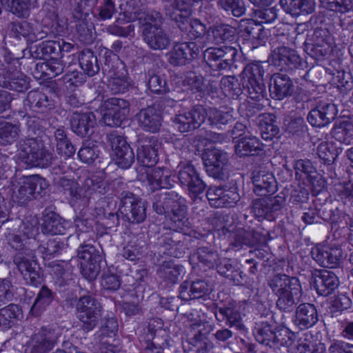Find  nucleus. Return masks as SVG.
Instances as JSON below:
<instances>
[{"mask_svg":"<svg viewBox=\"0 0 353 353\" xmlns=\"http://www.w3.org/2000/svg\"><path fill=\"white\" fill-rule=\"evenodd\" d=\"M268 285L277 296L276 307L281 312L291 313L294 324L300 330H307L319 321L317 309L314 304L301 302L303 291L299 279L287 274H276L268 281Z\"/></svg>","mask_w":353,"mask_h":353,"instance_id":"1","label":"nucleus"},{"mask_svg":"<svg viewBox=\"0 0 353 353\" xmlns=\"http://www.w3.org/2000/svg\"><path fill=\"white\" fill-rule=\"evenodd\" d=\"M85 236H87L86 232H81L70 235L66 242L59 238L50 239L45 247L46 254L47 256L61 254L69 247V242L76 239L82 241ZM77 256L81 260V272L83 276L88 281L95 280L101 272L103 259L100 250L90 243H85L83 241L80 242L77 249Z\"/></svg>","mask_w":353,"mask_h":353,"instance_id":"2","label":"nucleus"},{"mask_svg":"<svg viewBox=\"0 0 353 353\" xmlns=\"http://www.w3.org/2000/svg\"><path fill=\"white\" fill-rule=\"evenodd\" d=\"M18 151L21 162L29 167L48 168L54 159L53 152L36 138L21 139Z\"/></svg>","mask_w":353,"mask_h":353,"instance_id":"3","label":"nucleus"},{"mask_svg":"<svg viewBox=\"0 0 353 353\" xmlns=\"http://www.w3.org/2000/svg\"><path fill=\"white\" fill-rule=\"evenodd\" d=\"M48 187V181L38 174L22 176L12 183V200L20 205L43 196Z\"/></svg>","mask_w":353,"mask_h":353,"instance_id":"4","label":"nucleus"},{"mask_svg":"<svg viewBox=\"0 0 353 353\" xmlns=\"http://www.w3.org/2000/svg\"><path fill=\"white\" fill-rule=\"evenodd\" d=\"M265 74L263 66L260 63H249L243 70V87L250 99L259 101L265 97Z\"/></svg>","mask_w":353,"mask_h":353,"instance_id":"5","label":"nucleus"},{"mask_svg":"<svg viewBox=\"0 0 353 353\" xmlns=\"http://www.w3.org/2000/svg\"><path fill=\"white\" fill-rule=\"evenodd\" d=\"M119 212L131 223H141L146 219L147 203L133 193L123 191L120 194Z\"/></svg>","mask_w":353,"mask_h":353,"instance_id":"6","label":"nucleus"},{"mask_svg":"<svg viewBox=\"0 0 353 353\" xmlns=\"http://www.w3.org/2000/svg\"><path fill=\"white\" fill-rule=\"evenodd\" d=\"M159 19V14L155 12L154 17L141 26L143 41L154 50H162L170 45L169 34L158 25Z\"/></svg>","mask_w":353,"mask_h":353,"instance_id":"7","label":"nucleus"},{"mask_svg":"<svg viewBox=\"0 0 353 353\" xmlns=\"http://www.w3.org/2000/svg\"><path fill=\"white\" fill-rule=\"evenodd\" d=\"M210 204L214 208H232L241 196L236 183L230 185L210 186L206 192Z\"/></svg>","mask_w":353,"mask_h":353,"instance_id":"8","label":"nucleus"},{"mask_svg":"<svg viewBox=\"0 0 353 353\" xmlns=\"http://www.w3.org/2000/svg\"><path fill=\"white\" fill-rule=\"evenodd\" d=\"M106 138L112 149L116 164L122 169L130 168L135 157L125 139L117 130L108 133Z\"/></svg>","mask_w":353,"mask_h":353,"instance_id":"9","label":"nucleus"},{"mask_svg":"<svg viewBox=\"0 0 353 353\" xmlns=\"http://www.w3.org/2000/svg\"><path fill=\"white\" fill-rule=\"evenodd\" d=\"M207 118V109L201 105H194L188 111L179 112L173 118V123L181 132L199 128Z\"/></svg>","mask_w":353,"mask_h":353,"instance_id":"10","label":"nucleus"},{"mask_svg":"<svg viewBox=\"0 0 353 353\" xmlns=\"http://www.w3.org/2000/svg\"><path fill=\"white\" fill-rule=\"evenodd\" d=\"M13 262L28 284L37 287L42 283L43 276L39 265L29 255L19 252L14 256Z\"/></svg>","mask_w":353,"mask_h":353,"instance_id":"11","label":"nucleus"},{"mask_svg":"<svg viewBox=\"0 0 353 353\" xmlns=\"http://www.w3.org/2000/svg\"><path fill=\"white\" fill-rule=\"evenodd\" d=\"M0 87L22 92L29 88V79L9 63L1 64Z\"/></svg>","mask_w":353,"mask_h":353,"instance_id":"12","label":"nucleus"},{"mask_svg":"<svg viewBox=\"0 0 353 353\" xmlns=\"http://www.w3.org/2000/svg\"><path fill=\"white\" fill-rule=\"evenodd\" d=\"M137 159L143 166L152 167L158 161V140L154 136L139 135L136 142Z\"/></svg>","mask_w":353,"mask_h":353,"instance_id":"13","label":"nucleus"},{"mask_svg":"<svg viewBox=\"0 0 353 353\" xmlns=\"http://www.w3.org/2000/svg\"><path fill=\"white\" fill-rule=\"evenodd\" d=\"M206 172L209 176L218 180H224L226 172L224 166L228 162V156L219 149L207 150L202 156Z\"/></svg>","mask_w":353,"mask_h":353,"instance_id":"14","label":"nucleus"},{"mask_svg":"<svg viewBox=\"0 0 353 353\" xmlns=\"http://www.w3.org/2000/svg\"><path fill=\"white\" fill-rule=\"evenodd\" d=\"M338 110L334 103L329 99L317 101L316 106L307 115L308 122L313 126L321 128L330 124L336 117Z\"/></svg>","mask_w":353,"mask_h":353,"instance_id":"15","label":"nucleus"},{"mask_svg":"<svg viewBox=\"0 0 353 353\" xmlns=\"http://www.w3.org/2000/svg\"><path fill=\"white\" fill-rule=\"evenodd\" d=\"M106 112L105 123L110 126H119L130 112V103L123 99L112 97L104 101Z\"/></svg>","mask_w":353,"mask_h":353,"instance_id":"16","label":"nucleus"},{"mask_svg":"<svg viewBox=\"0 0 353 353\" xmlns=\"http://www.w3.org/2000/svg\"><path fill=\"white\" fill-rule=\"evenodd\" d=\"M178 179L182 186L187 187L191 196L196 197L203 193L206 188L195 168L190 163L179 166Z\"/></svg>","mask_w":353,"mask_h":353,"instance_id":"17","label":"nucleus"},{"mask_svg":"<svg viewBox=\"0 0 353 353\" xmlns=\"http://www.w3.org/2000/svg\"><path fill=\"white\" fill-rule=\"evenodd\" d=\"M166 14L176 23L181 31L186 32L192 39L201 37L206 32L205 26L199 20L189 18L190 13L167 10Z\"/></svg>","mask_w":353,"mask_h":353,"instance_id":"18","label":"nucleus"},{"mask_svg":"<svg viewBox=\"0 0 353 353\" xmlns=\"http://www.w3.org/2000/svg\"><path fill=\"white\" fill-rule=\"evenodd\" d=\"M285 204L283 196H265L252 201V212L259 219H274V213L280 210Z\"/></svg>","mask_w":353,"mask_h":353,"instance_id":"19","label":"nucleus"},{"mask_svg":"<svg viewBox=\"0 0 353 353\" xmlns=\"http://www.w3.org/2000/svg\"><path fill=\"white\" fill-rule=\"evenodd\" d=\"M162 322L160 319H151L148 322L145 335L144 353H161L167 345L166 339L163 337L165 331L161 329Z\"/></svg>","mask_w":353,"mask_h":353,"instance_id":"20","label":"nucleus"},{"mask_svg":"<svg viewBox=\"0 0 353 353\" xmlns=\"http://www.w3.org/2000/svg\"><path fill=\"white\" fill-rule=\"evenodd\" d=\"M57 339L58 334L54 330L42 327L32 336L26 353H48L54 347Z\"/></svg>","mask_w":353,"mask_h":353,"instance_id":"21","label":"nucleus"},{"mask_svg":"<svg viewBox=\"0 0 353 353\" xmlns=\"http://www.w3.org/2000/svg\"><path fill=\"white\" fill-rule=\"evenodd\" d=\"M68 119L71 130L81 137L89 136L96 125V117L92 112L73 111Z\"/></svg>","mask_w":353,"mask_h":353,"instance_id":"22","label":"nucleus"},{"mask_svg":"<svg viewBox=\"0 0 353 353\" xmlns=\"http://www.w3.org/2000/svg\"><path fill=\"white\" fill-rule=\"evenodd\" d=\"M185 231V230L183 232ZM182 232L174 228L173 231L167 232L159 237L157 244L161 249V252L175 258L182 257L185 252V248L182 241L183 239Z\"/></svg>","mask_w":353,"mask_h":353,"instance_id":"23","label":"nucleus"},{"mask_svg":"<svg viewBox=\"0 0 353 353\" xmlns=\"http://www.w3.org/2000/svg\"><path fill=\"white\" fill-rule=\"evenodd\" d=\"M272 59L275 64L289 72L303 68L305 65V62L295 50L285 46H279L274 49Z\"/></svg>","mask_w":353,"mask_h":353,"instance_id":"24","label":"nucleus"},{"mask_svg":"<svg viewBox=\"0 0 353 353\" xmlns=\"http://www.w3.org/2000/svg\"><path fill=\"white\" fill-rule=\"evenodd\" d=\"M200 52L194 42H183L174 45L169 54V62L174 66L183 65L195 59Z\"/></svg>","mask_w":353,"mask_h":353,"instance_id":"25","label":"nucleus"},{"mask_svg":"<svg viewBox=\"0 0 353 353\" xmlns=\"http://www.w3.org/2000/svg\"><path fill=\"white\" fill-rule=\"evenodd\" d=\"M221 231L228 237L230 245L235 248L241 247L243 245L250 246L257 240L256 232L250 228L222 226Z\"/></svg>","mask_w":353,"mask_h":353,"instance_id":"26","label":"nucleus"},{"mask_svg":"<svg viewBox=\"0 0 353 353\" xmlns=\"http://www.w3.org/2000/svg\"><path fill=\"white\" fill-rule=\"evenodd\" d=\"M270 97L275 100H282L294 92V85L290 77L283 73L272 74L269 85Z\"/></svg>","mask_w":353,"mask_h":353,"instance_id":"27","label":"nucleus"},{"mask_svg":"<svg viewBox=\"0 0 353 353\" xmlns=\"http://www.w3.org/2000/svg\"><path fill=\"white\" fill-rule=\"evenodd\" d=\"M311 255L320 265L333 268L339 264L342 257V250L338 248L316 246L312 249Z\"/></svg>","mask_w":353,"mask_h":353,"instance_id":"28","label":"nucleus"},{"mask_svg":"<svg viewBox=\"0 0 353 353\" xmlns=\"http://www.w3.org/2000/svg\"><path fill=\"white\" fill-rule=\"evenodd\" d=\"M215 267L220 275L229 279L234 285H242L246 281V275L238 267L237 263L231 259L219 258Z\"/></svg>","mask_w":353,"mask_h":353,"instance_id":"29","label":"nucleus"},{"mask_svg":"<svg viewBox=\"0 0 353 353\" xmlns=\"http://www.w3.org/2000/svg\"><path fill=\"white\" fill-rule=\"evenodd\" d=\"M254 192L260 196H266L276 190V182L274 175L265 170L255 169L252 172Z\"/></svg>","mask_w":353,"mask_h":353,"instance_id":"30","label":"nucleus"},{"mask_svg":"<svg viewBox=\"0 0 353 353\" xmlns=\"http://www.w3.org/2000/svg\"><path fill=\"white\" fill-rule=\"evenodd\" d=\"M219 260L217 251L207 246L198 248L189 258L190 263L193 268L201 266L205 268V270L214 268Z\"/></svg>","mask_w":353,"mask_h":353,"instance_id":"31","label":"nucleus"},{"mask_svg":"<svg viewBox=\"0 0 353 353\" xmlns=\"http://www.w3.org/2000/svg\"><path fill=\"white\" fill-rule=\"evenodd\" d=\"M314 288L319 295L327 296L331 294L339 286L336 275L329 270H323L314 275Z\"/></svg>","mask_w":353,"mask_h":353,"instance_id":"32","label":"nucleus"},{"mask_svg":"<svg viewBox=\"0 0 353 353\" xmlns=\"http://www.w3.org/2000/svg\"><path fill=\"white\" fill-rule=\"evenodd\" d=\"M254 335L259 343L270 347L283 343L280 339L281 331L276 330V325L268 321H262L257 324Z\"/></svg>","mask_w":353,"mask_h":353,"instance_id":"33","label":"nucleus"},{"mask_svg":"<svg viewBox=\"0 0 353 353\" xmlns=\"http://www.w3.org/2000/svg\"><path fill=\"white\" fill-rule=\"evenodd\" d=\"M296 176L301 173L305 175L308 182L316 190V192L321 190L325 185V181L322 179L317 172L311 161L308 159H299L295 163Z\"/></svg>","mask_w":353,"mask_h":353,"instance_id":"34","label":"nucleus"},{"mask_svg":"<svg viewBox=\"0 0 353 353\" xmlns=\"http://www.w3.org/2000/svg\"><path fill=\"white\" fill-rule=\"evenodd\" d=\"M139 125L145 131L157 132L161 125V116L158 111L152 106L142 109L137 114Z\"/></svg>","mask_w":353,"mask_h":353,"instance_id":"35","label":"nucleus"},{"mask_svg":"<svg viewBox=\"0 0 353 353\" xmlns=\"http://www.w3.org/2000/svg\"><path fill=\"white\" fill-rule=\"evenodd\" d=\"M210 289L203 280L183 282L179 287V297L184 301L199 299L207 294Z\"/></svg>","mask_w":353,"mask_h":353,"instance_id":"36","label":"nucleus"},{"mask_svg":"<svg viewBox=\"0 0 353 353\" xmlns=\"http://www.w3.org/2000/svg\"><path fill=\"white\" fill-rule=\"evenodd\" d=\"M282 9L293 17L307 15L315 10V0H279Z\"/></svg>","mask_w":353,"mask_h":353,"instance_id":"37","label":"nucleus"},{"mask_svg":"<svg viewBox=\"0 0 353 353\" xmlns=\"http://www.w3.org/2000/svg\"><path fill=\"white\" fill-rule=\"evenodd\" d=\"M214 315L218 321H225L226 325L230 328L234 327L239 331L245 330L240 312L232 306L219 307Z\"/></svg>","mask_w":353,"mask_h":353,"instance_id":"38","label":"nucleus"},{"mask_svg":"<svg viewBox=\"0 0 353 353\" xmlns=\"http://www.w3.org/2000/svg\"><path fill=\"white\" fill-rule=\"evenodd\" d=\"M25 107L30 110L43 113L53 108L54 103L51 98H49L45 93L32 90L28 93L27 97L23 102Z\"/></svg>","mask_w":353,"mask_h":353,"instance_id":"39","label":"nucleus"},{"mask_svg":"<svg viewBox=\"0 0 353 353\" xmlns=\"http://www.w3.org/2000/svg\"><path fill=\"white\" fill-rule=\"evenodd\" d=\"M168 214L170 216L173 228L181 231H184L185 228H188L189 222L186 218V200L183 196H181L179 200L171 206Z\"/></svg>","mask_w":353,"mask_h":353,"instance_id":"40","label":"nucleus"},{"mask_svg":"<svg viewBox=\"0 0 353 353\" xmlns=\"http://www.w3.org/2000/svg\"><path fill=\"white\" fill-rule=\"evenodd\" d=\"M101 314V306L99 302L90 295L81 296L76 304L77 319Z\"/></svg>","mask_w":353,"mask_h":353,"instance_id":"41","label":"nucleus"},{"mask_svg":"<svg viewBox=\"0 0 353 353\" xmlns=\"http://www.w3.org/2000/svg\"><path fill=\"white\" fill-rule=\"evenodd\" d=\"M183 273V267L172 260L163 261L157 270L158 276L168 284L176 283Z\"/></svg>","mask_w":353,"mask_h":353,"instance_id":"42","label":"nucleus"},{"mask_svg":"<svg viewBox=\"0 0 353 353\" xmlns=\"http://www.w3.org/2000/svg\"><path fill=\"white\" fill-rule=\"evenodd\" d=\"M65 228L62 219L53 211L46 209L43 212L41 231L43 234L58 235L64 234Z\"/></svg>","mask_w":353,"mask_h":353,"instance_id":"43","label":"nucleus"},{"mask_svg":"<svg viewBox=\"0 0 353 353\" xmlns=\"http://www.w3.org/2000/svg\"><path fill=\"white\" fill-rule=\"evenodd\" d=\"M123 13L128 21L138 20L141 26L147 22L149 18L155 16V12L150 13L145 11L141 0H128Z\"/></svg>","mask_w":353,"mask_h":353,"instance_id":"44","label":"nucleus"},{"mask_svg":"<svg viewBox=\"0 0 353 353\" xmlns=\"http://www.w3.org/2000/svg\"><path fill=\"white\" fill-rule=\"evenodd\" d=\"M60 51V43L54 41H45L30 48L32 58L45 59L47 57L58 55Z\"/></svg>","mask_w":353,"mask_h":353,"instance_id":"45","label":"nucleus"},{"mask_svg":"<svg viewBox=\"0 0 353 353\" xmlns=\"http://www.w3.org/2000/svg\"><path fill=\"white\" fill-rule=\"evenodd\" d=\"M20 132L19 124L8 122L4 117H0V143L1 145L12 144L19 138Z\"/></svg>","mask_w":353,"mask_h":353,"instance_id":"46","label":"nucleus"},{"mask_svg":"<svg viewBox=\"0 0 353 353\" xmlns=\"http://www.w3.org/2000/svg\"><path fill=\"white\" fill-rule=\"evenodd\" d=\"M263 150V144L255 137H245L235 145L236 154L239 157L254 155Z\"/></svg>","mask_w":353,"mask_h":353,"instance_id":"47","label":"nucleus"},{"mask_svg":"<svg viewBox=\"0 0 353 353\" xmlns=\"http://www.w3.org/2000/svg\"><path fill=\"white\" fill-rule=\"evenodd\" d=\"M317 154L323 163L330 169V177L334 178L336 174L332 172V164L338 157V152L332 143L321 142L317 147Z\"/></svg>","mask_w":353,"mask_h":353,"instance_id":"48","label":"nucleus"},{"mask_svg":"<svg viewBox=\"0 0 353 353\" xmlns=\"http://www.w3.org/2000/svg\"><path fill=\"white\" fill-rule=\"evenodd\" d=\"M54 299V293L47 286H42L30 308V312L34 316H39Z\"/></svg>","mask_w":353,"mask_h":353,"instance_id":"49","label":"nucleus"},{"mask_svg":"<svg viewBox=\"0 0 353 353\" xmlns=\"http://www.w3.org/2000/svg\"><path fill=\"white\" fill-rule=\"evenodd\" d=\"M79 61L81 69L89 77L94 76L100 70L97 57L90 50H83L79 57Z\"/></svg>","mask_w":353,"mask_h":353,"instance_id":"50","label":"nucleus"},{"mask_svg":"<svg viewBox=\"0 0 353 353\" xmlns=\"http://www.w3.org/2000/svg\"><path fill=\"white\" fill-rule=\"evenodd\" d=\"M275 117L271 114H263L259 117V128L261 137L264 140H271L279 132L275 123Z\"/></svg>","mask_w":353,"mask_h":353,"instance_id":"51","label":"nucleus"},{"mask_svg":"<svg viewBox=\"0 0 353 353\" xmlns=\"http://www.w3.org/2000/svg\"><path fill=\"white\" fill-rule=\"evenodd\" d=\"M324 344L314 339L311 334H305L297 341L296 353H323Z\"/></svg>","mask_w":353,"mask_h":353,"instance_id":"52","label":"nucleus"},{"mask_svg":"<svg viewBox=\"0 0 353 353\" xmlns=\"http://www.w3.org/2000/svg\"><path fill=\"white\" fill-rule=\"evenodd\" d=\"M207 117L211 125L218 128L232 124L234 121L232 110L223 111L216 108H209L207 110Z\"/></svg>","mask_w":353,"mask_h":353,"instance_id":"53","label":"nucleus"},{"mask_svg":"<svg viewBox=\"0 0 353 353\" xmlns=\"http://www.w3.org/2000/svg\"><path fill=\"white\" fill-rule=\"evenodd\" d=\"M146 178L148 184L152 191L168 188V174H165L164 171L159 168H155L148 172Z\"/></svg>","mask_w":353,"mask_h":353,"instance_id":"54","label":"nucleus"},{"mask_svg":"<svg viewBox=\"0 0 353 353\" xmlns=\"http://www.w3.org/2000/svg\"><path fill=\"white\" fill-rule=\"evenodd\" d=\"M214 326L208 321L196 320L189 324L190 334L195 342L202 341L214 330Z\"/></svg>","mask_w":353,"mask_h":353,"instance_id":"55","label":"nucleus"},{"mask_svg":"<svg viewBox=\"0 0 353 353\" xmlns=\"http://www.w3.org/2000/svg\"><path fill=\"white\" fill-rule=\"evenodd\" d=\"M304 50L314 59L321 61L327 58L333 50L330 46L319 45V43L305 40L304 42Z\"/></svg>","mask_w":353,"mask_h":353,"instance_id":"56","label":"nucleus"},{"mask_svg":"<svg viewBox=\"0 0 353 353\" xmlns=\"http://www.w3.org/2000/svg\"><path fill=\"white\" fill-rule=\"evenodd\" d=\"M217 6L228 14L240 17L245 12L243 0H217Z\"/></svg>","mask_w":353,"mask_h":353,"instance_id":"57","label":"nucleus"},{"mask_svg":"<svg viewBox=\"0 0 353 353\" xmlns=\"http://www.w3.org/2000/svg\"><path fill=\"white\" fill-rule=\"evenodd\" d=\"M3 2L8 10L17 17H26L28 16L30 7V0H1L0 1V14Z\"/></svg>","mask_w":353,"mask_h":353,"instance_id":"58","label":"nucleus"},{"mask_svg":"<svg viewBox=\"0 0 353 353\" xmlns=\"http://www.w3.org/2000/svg\"><path fill=\"white\" fill-rule=\"evenodd\" d=\"M58 185L65 194L70 196L72 202H77L82 199L80 186L74 179L61 177L58 181Z\"/></svg>","mask_w":353,"mask_h":353,"instance_id":"59","label":"nucleus"},{"mask_svg":"<svg viewBox=\"0 0 353 353\" xmlns=\"http://www.w3.org/2000/svg\"><path fill=\"white\" fill-rule=\"evenodd\" d=\"M20 309L16 304L10 303L0 310V330H6L11 327L12 321L18 317Z\"/></svg>","mask_w":353,"mask_h":353,"instance_id":"60","label":"nucleus"},{"mask_svg":"<svg viewBox=\"0 0 353 353\" xmlns=\"http://www.w3.org/2000/svg\"><path fill=\"white\" fill-rule=\"evenodd\" d=\"M236 30L233 26L221 23L215 26L212 31L214 40L216 43L232 41L234 39Z\"/></svg>","mask_w":353,"mask_h":353,"instance_id":"61","label":"nucleus"},{"mask_svg":"<svg viewBox=\"0 0 353 353\" xmlns=\"http://www.w3.org/2000/svg\"><path fill=\"white\" fill-rule=\"evenodd\" d=\"M305 40L319 43V45L330 46L332 50L335 46L334 39L327 29H315L311 34L307 36Z\"/></svg>","mask_w":353,"mask_h":353,"instance_id":"62","label":"nucleus"},{"mask_svg":"<svg viewBox=\"0 0 353 353\" xmlns=\"http://www.w3.org/2000/svg\"><path fill=\"white\" fill-rule=\"evenodd\" d=\"M220 48H208L203 52V59L207 64L214 70H221L220 63L223 56Z\"/></svg>","mask_w":353,"mask_h":353,"instance_id":"63","label":"nucleus"},{"mask_svg":"<svg viewBox=\"0 0 353 353\" xmlns=\"http://www.w3.org/2000/svg\"><path fill=\"white\" fill-rule=\"evenodd\" d=\"M240 28L241 32L248 39H258L260 37V32L263 31L261 25L256 23L254 19H242Z\"/></svg>","mask_w":353,"mask_h":353,"instance_id":"64","label":"nucleus"}]
</instances>
